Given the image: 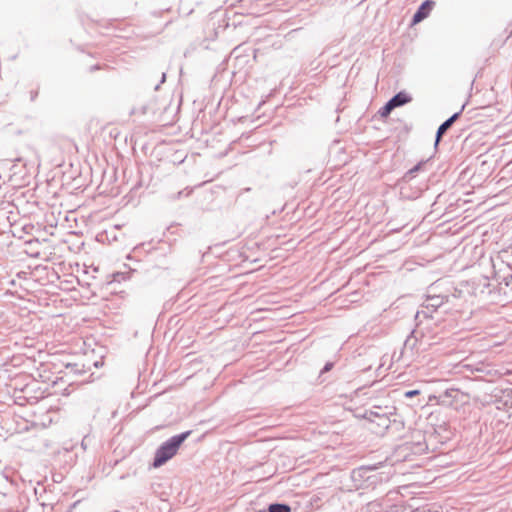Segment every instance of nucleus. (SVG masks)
<instances>
[{
  "instance_id": "7",
  "label": "nucleus",
  "mask_w": 512,
  "mask_h": 512,
  "mask_svg": "<svg viewBox=\"0 0 512 512\" xmlns=\"http://www.w3.org/2000/svg\"><path fill=\"white\" fill-rule=\"evenodd\" d=\"M434 5L435 3L432 0H425L424 2H422L421 5L418 7L417 11L413 15L412 23L417 24L423 21L426 17H428Z\"/></svg>"
},
{
  "instance_id": "25",
  "label": "nucleus",
  "mask_w": 512,
  "mask_h": 512,
  "mask_svg": "<svg viewBox=\"0 0 512 512\" xmlns=\"http://www.w3.org/2000/svg\"><path fill=\"white\" fill-rule=\"evenodd\" d=\"M486 369V367L484 365H482L481 367H476L475 370L478 371V372H484Z\"/></svg>"
},
{
  "instance_id": "2",
  "label": "nucleus",
  "mask_w": 512,
  "mask_h": 512,
  "mask_svg": "<svg viewBox=\"0 0 512 512\" xmlns=\"http://www.w3.org/2000/svg\"><path fill=\"white\" fill-rule=\"evenodd\" d=\"M416 322V328L413 329L410 335L406 338L400 356L408 354L409 352L410 356H413L415 350L417 352L420 348L425 349L426 346L430 345L423 333V328L421 327L422 320Z\"/></svg>"
},
{
  "instance_id": "14",
  "label": "nucleus",
  "mask_w": 512,
  "mask_h": 512,
  "mask_svg": "<svg viewBox=\"0 0 512 512\" xmlns=\"http://www.w3.org/2000/svg\"><path fill=\"white\" fill-rule=\"evenodd\" d=\"M393 109H395V106L393 105L392 101L389 99L386 102V104L379 109L378 113L382 118H386L390 115V113L392 112Z\"/></svg>"
},
{
  "instance_id": "3",
  "label": "nucleus",
  "mask_w": 512,
  "mask_h": 512,
  "mask_svg": "<svg viewBox=\"0 0 512 512\" xmlns=\"http://www.w3.org/2000/svg\"><path fill=\"white\" fill-rule=\"evenodd\" d=\"M450 302V294H445L444 296L426 295V299L422 304V309L415 315V320H432V314L436 312L440 307L444 306L445 304H449Z\"/></svg>"
},
{
  "instance_id": "4",
  "label": "nucleus",
  "mask_w": 512,
  "mask_h": 512,
  "mask_svg": "<svg viewBox=\"0 0 512 512\" xmlns=\"http://www.w3.org/2000/svg\"><path fill=\"white\" fill-rule=\"evenodd\" d=\"M24 401L28 404H36L39 400L45 398V391L41 389L39 383L32 380L22 388Z\"/></svg>"
},
{
  "instance_id": "23",
  "label": "nucleus",
  "mask_w": 512,
  "mask_h": 512,
  "mask_svg": "<svg viewBox=\"0 0 512 512\" xmlns=\"http://www.w3.org/2000/svg\"><path fill=\"white\" fill-rule=\"evenodd\" d=\"M100 69H101V66L99 64H95V65L90 66L89 72L93 73V72H95L97 70H100Z\"/></svg>"
},
{
  "instance_id": "16",
  "label": "nucleus",
  "mask_w": 512,
  "mask_h": 512,
  "mask_svg": "<svg viewBox=\"0 0 512 512\" xmlns=\"http://www.w3.org/2000/svg\"><path fill=\"white\" fill-rule=\"evenodd\" d=\"M430 160L431 159L429 158V159L420 161L419 163H417L415 166L412 167V172H415L417 174L420 171H426L427 166L430 163Z\"/></svg>"
},
{
  "instance_id": "20",
  "label": "nucleus",
  "mask_w": 512,
  "mask_h": 512,
  "mask_svg": "<svg viewBox=\"0 0 512 512\" xmlns=\"http://www.w3.org/2000/svg\"><path fill=\"white\" fill-rule=\"evenodd\" d=\"M419 393H420L419 390H408V391L404 392V396H405V398H412V397L417 396Z\"/></svg>"
},
{
  "instance_id": "13",
  "label": "nucleus",
  "mask_w": 512,
  "mask_h": 512,
  "mask_svg": "<svg viewBox=\"0 0 512 512\" xmlns=\"http://www.w3.org/2000/svg\"><path fill=\"white\" fill-rule=\"evenodd\" d=\"M447 292L451 296V302L449 304L455 305V300L463 297L462 289H458L456 287H448Z\"/></svg>"
},
{
  "instance_id": "22",
  "label": "nucleus",
  "mask_w": 512,
  "mask_h": 512,
  "mask_svg": "<svg viewBox=\"0 0 512 512\" xmlns=\"http://www.w3.org/2000/svg\"><path fill=\"white\" fill-rule=\"evenodd\" d=\"M165 81H166V73H165V72H163V73H162L161 80H160V83H159V84H157V85L155 86V88H154V89H155V90H158V89H159V87H160V85H161V84H163Z\"/></svg>"
},
{
  "instance_id": "28",
  "label": "nucleus",
  "mask_w": 512,
  "mask_h": 512,
  "mask_svg": "<svg viewBox=\"0 0 512 512\" xmlns=\"http://www.w3.org/2000/svg\"><path fill=\"white\" fill-rule=\"evenodd\" d=\"M428 512H438V511H428Z\"/></svg>"
},
{
  "instance_id": "8",
  "label": "nucleus",
  "mask_w": 512,
  "mask_h": 512,
  "mask_svg": "<svg viewBox=\"0 0 512 512\" xmlns=\"http://www.w3.org/2000/svg\"><path fill=\"white\" fill-rule=\"evenodd\" d=\"M460 395V391L457 389H447L439 395V403L445 406H452Z\"/></svg>"
},
{
  "instance_id": "9",
  "label": "nucleus",
  "mask_w": 512,
  "mask_h": 512,
  "mask_svg": "<svg viewBox=\"0 0 512 512\" xmlns=\"http://www.w3.org/2000/svg\"><path fill=\"white\" fill-rule=\"evenodd\" d=\"M447 282L436 281L428 287L427 294L431 296H444L445 294H449L447 292L448 287H446Z\"/></svg>"
},
{
  "instance_id": "18",
  "label": "nucleus",
  "mask_w": 512,
  "mask_h": 512,
  "mask_svg": "<svg viewBox=\"0 0 512 512\" xmlns=\"http://www.w3.org/2000/svg\"><path fill=\"white\" fill-rule=\"evenodd\" d=\"M14 398H15V403L18 405L23 406V405L28 404L27 401H24L22 389L18 392V394L15 392Z\"/></svg>"
},
{
  "instance_id": "10",
  "label": "nucleus",
  "mask_w": 512,
  "mask_h": 512,
  "mask_svg": "<svg viewBox=\"0 0 512 512\" xmlns=\"http://www.w3.org/2000/svg\"><path fill=\"white\" fill-rule=\"evenodd\" d=\"M390 100L392 101L395 108H397L410 103L412 101V97L405 91H400L396 93Z\"/></svg>"
},
{
  "instance_id": "17",
  "label": "nucleus",
  "mask_w": 512,
  "mask_h": 512,
  "mask_svg": "<svg viewBox=\"0 0 512 512\" xmlns=\"http://www.w3.org/2000/svg\"><path fill=\"white\" fill-rule=\"evenodd\" d=\"M376 467H372V466H362L358 469H354L352 471V478L354 480L357 479V477H362V473L365 472V471H371V470H374Z\"/></svg>"
},
{
  "instance_id": "1",
  "label": "nucleus",
  "mask_w": 512,
  "mask_h": 512,
  "mask_svg": "<svg viewBox=\"0 0 512 512\" xmlns=\"http://www.w3.org/2000/svg\"><path fill=\"white\" fill-rule=\"evenodd\" d=\"M191 431H185L180 434L174 435L165 442H163L155 452L153 459V467L158 468L164 465L172 457L177 454L180 446L190 436Z\"/></svg>"
},
{
  "instance_id": "11",
  "label": "nucleus",
  "mask_w": 512,
  "mask_h": 512,
  "mask_svg": "<svg viewBox=\"0 0 512 512\" xmlns=\"http://www.w3.org/2000/svg\"><path fill=\"white\" fill-rule=\"evenodd\" d=\"M365 512H389L382 500L369 502L365 507Z\"/></svg>"
},
{
  "instance_id": "6",
  "label": "nucleus",
  "mask_w": 512,
  "mask_h": 512,
  "mask_svg": "<svg viewBox=\"0 0 512 512\" xmlns=\"http://www.w3.org/2000/svg\"><path fill=\"white\" fill-rule=\"evenodd\" d=\"M464 109V106L460 109V111L455 112L452 116H450L447 120H445L437 129L436 135H435V143L434 146L437 147L440 143L442 137L445 135V133L452 127V125L459 119L461 116V113Z\"/></svg>"
},
{
  "instance_id": "26",
  "label": "nucleus",
  "mask_w": 512,
  "mask_h": 512,
  "mask_svg": "<svg viewBox=\"0 0 512 512\" xmlns=\"http://www.w3.org/2000/svg\"><path fill=\"white\" fill-rule=\"evenodd\" d=\"M483 286H484V287H488V286H489V283H488V279H487V278H483Z\"/></svg>"
},
{
  "instance_id": "19",
  "label": "nucleus",
  "mask_w": 512,
  "mask_h": 512,
  "mask_svg": "<svg viewBox=\"0 0 512 512\" xmlns=\"http://www.w3.org/2000/svg\"><path fill=\"white\" fill-rule=\"evenodd\" d=\"M416 176L415 172H412V168L409 169L402 177L403 182H410Z\"/></svg>"
},
{
  "instance_id": "12",
  "label": "nucleus",
  "mask_w": 512,
  "mask_h": 512,
  "mask_svg": "<svg viewBox=\"0 0 512 512\" xmlns=\"http://www.w3.org/2000/svg\"><path fill=\"white\" fill-rule=\"evenodd\" d=\"M267 512H291V507L285 503H272L268 506Z\"/></svg>"
},
{
  "instance_id": "15",
  "label": "nucleus",
  "mask_w": 512,
  "mask_h": 512,
  "mask_svg": "<svg viewBox=\"0 0 512 512\" xmlns=\"http://www.w3.org/2000/svg\"><path fill=\"white\" fill-rule=\"evenodd\" d=\"M411 449L413 450V453L421 455L426 453L428 447L425 442L417 441L416 443H413V447Z\"/></svg>"
},
{
  "instance_id": "27",
  "label": "nucleus",
  "mask_w": 512,
  "mask_h": 512,
  "mask_svg": "<svg viewBox=\"0 0 512 512\" xmlns=\"http://www.w3.org/2000/svg\"><path fill=\"white\" fill-rule=\"evenodd\" d=\"M36 96H37V92H32L31 99L34 100Z\"/></svg>"
},
{
  "instance_id": "21",
  "label": "nucleus",
  "mask_w": 512,
  "mask_h": 512,
  "mask_svg": "<svg viewBox=\"0 0 512 512\" xmlns=\"http://www.w3.org/2000/svg\"><path fill=\"white\" fill-rule=\"evenodd\" d=\"M334 364L332 362H327L321 370V374L330 371L333 368Z\"/></svg>"
},
{
  "instance_id": "24",
  "label": "nucleus",
  "mask_w": 512,
  "mask_h": 512,
  "mask_svg": "<svg viewBox=\"0 0 512 512\" xmlns=\"http://www.w3.org/2000/svg\"><path fill=\"white\" fill-rule=\"evenodd\" d=\"M247 191H250V188H246V189L242 190V191L239 193V195H238V197H237L236 201H240V199H241V197H242L243 193H244V192H247Z\"/></svg>"
},
{
  "instance_id": "5",
  "label": "nucleus",
  "mask_w": 512,
  "mask_h": 512,
  "mask_svg": "<svg viewBox=\"0 0 512 512\" xmlns=\"http://www.w3.org/2000/svg\"><path fill=\"white\" fill-rule=\"evenodd\" d=\"M365 417L383 430H387L392 422L387 413H382L381 407H374L373 410L366 412Z\"/></svg>"
}]
</instances>
